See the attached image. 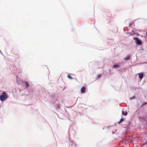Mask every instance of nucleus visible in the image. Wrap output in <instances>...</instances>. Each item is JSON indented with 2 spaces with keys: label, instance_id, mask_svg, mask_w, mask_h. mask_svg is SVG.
Returning a JSON list of instances; mask_svg holds the SVG:
<instances>
[{
  "label": "nucleus",
  "instance_id": "8",
  "mask_svg": "<svg viewBox=\"0 0 147 147\" xmlns=\"http://www.w3.org/2000/svg\"><path fill=\"white\" fill-rule=\"evenodd\" d=\"M122 114L123 115L126 116L127 114V112H126L125 113L124 111H122Z\"/></svg>",
  "mask_w": 147,
  "mask_h": 147
},
{
  "label": "nucleus",
  "instance_id": "7",
  "mask_svg": "<svg viewBox=\"0 0 147 147\" xmlns=\"http://www.w3.org/2000/svg\"><path fill=\"white\" fill-rule=\"evenodd\" d=\"M124 120V119H123V118L121 119L120 120V121L118 122V123L119 124L120 123H121Z\"/></svg>",
  "mask_w": 147,
  "mask_h": 147
},
{
  "label": "nucleus",
  "instance_id": "6",
  "mask_svg": "<svg viewBox=\"0 0 147 147\" xmlns=\"http://www.w3.org/2000/svg\"><path fill=\"white\" fill-rule=\"evenodd\" d=\"M24 84H25V85L26 86V88H27L29 85L28 83L26 81H24Z\"/></svg>",
  "mask_w": 147,
  "mask_h": 147
},
{
  "label": "nucleus",
  "instance_id": "13",
  "mask_svg": "<svg viewBox=\"0 0 147 147\" xmlns=\"http://www.w3.org/2000/svg\"><path fill=\"white\" fill-rule=\"evenodd\" d=\"M101 76V74L97 76V78H100Z\"/></svg>",
  "mask_w": 147,
  "mask_h": 147
},
{
  "label": "nucleus",
  "instance_id": "12",
  "mask_svg": "<svg viewBox=\"0 0 147 147\" xmlns=\"http://www.w3.org/2000/svg\"><path fill=\"white\" fill-rule=\"evenodd\" d=\"M147 104V102H143V103H142V105L141 106H143V105H146V104Z\"/></svg>",
  "mask_w": 147,
  "mask_h": 147
},
{
  "label": "nucleus",
  "instance_id": "3",
  "mask_svg": "<svg viewBox=\"0 0 147 147\" xmlns=\"http://www.w3.org/2000/svg\"><path fill=\"white\" fill-rule=\"evenodd\" d=\"M86 88L83 87L81 89V92L82 93H84L86 92Z\"/></svg>",
  "mask_w": 147,
  "mask_h": 147
},
{
  "label": "nucleus",
  "instance_id": "5",
  "mask_svg": "<svg viewBox=\"0 0 147 147\" xmlns=\"http://www.w3.org/2000/svg\"><path fill=\"white\" fill-rule=\"evenodd\" d=\"M130 55H128L126 57H125L124 59L125 60L127 61L129 60L130 58Z\"/></svg>",
  "mask_w": 147,
  "mask_h": 147
},
{
  "label": "nucleus",
  "instance_id": "10",
  "mask_svg": "<svg viewBox=\"0 0 147 147\" xmlns=\"http://www.w3.org/2000/svg\"><path fill=\"white\" fill-rule=\"evenodd\" d=\"M119 67V66L118 65H114L113 67V68H115V67Z\"/></svg>",
  "mask_w": 147,
  "mask_h": 147
},
{
  "label": "nucleus",
  "instance_id": "4",
  "mask_svg": "<svg viewBox=\"0 0 147 147\" xmlns=\"http://www.w3.org/2000/svg\"><path fill=\"white\" fill-rule=\"evenodd\" d=\"M138 75L139 76V78L140 79H142L143 77V73H139Z\"/></svg>",
  "mask_w": 147,
  "mask_h": 147
},
{
  "label": "nucleus",
  "instance_id": "1",
  "mask_svg": "<svg viewBox=\"0 0 147 147\" xmlns=\"http://www.w3.org/2000/svg\"><path fill=\"white\" fill-rule=\"evenodd\" d=\"M0 96V99L1 101L5 100L8 98V94L5 92L2 93Z\"/></svg>",
  "mask_w": 147,
  "mask_h": 147
},
{
  "label": "nucleus",
  "instance_id": "11",
  "mask_svg": "<svg viewBox=\"0 0 147 147\" xmlns=\"http://www.w3.org/2000/svg\"><path fill=\"white\" fill-rule=\"evenodd\" d=\"M15 57H16V58L17 59V58H19V56L18 55H15Z\"/></svg>",
  "mask_w": 147,
  "mask_h": 147
},
{
  "label": "nucleus",
  "instance_id": "2",
  "mask_svg": "<svg viewBox=\"0 0 147 147\" xmlns=\"http://www.w3.org/2000/svg\"><path fill=\"white\" fill-rule=\"evenodd\" d=\"M133 39L134 40L136 41V43L137 45H140L141 44L142 42L141 41L139 40L137 38L134 37Z\"/></svg>",
  "mask_w": 147,
  "mask_h": 147
},
{
  "label": "nucleus",
  "instance_id": "9",
  "mask_svg": "<svg viewBox=\"0 0 147 147\" xmlns=\"http://www.w3.org/2000/svg\"><path fill=\"white\" fill-rule=\"evenodd\" d=\"M67 77L70 79H73V78L71 77L68 74V75H67Z\"/></svg>",
  "mask_w": 147,
  "mask_h": 147
}]
</instances>
